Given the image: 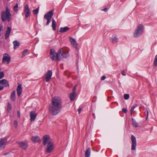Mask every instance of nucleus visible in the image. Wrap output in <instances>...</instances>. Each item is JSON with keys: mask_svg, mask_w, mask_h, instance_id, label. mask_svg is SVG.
Returning <instances> with one entry per match:
<instances>
[{"mask_svg": "<svg viewBox=\"0 0 157 157\" xmlns=\"http://www.w3.org/2000/svg\"><path fill=\"white\" fill-rule=\"evenodd\" d=\"M154 65L155 66H156L157 65V56H156L153 63Z\"/></svg>", "mask_w": 157, "mask_h": 157, "instance_id": "obj_30", "label": "nucleus"}, {"mask_svg": "<svg viewBox=\"0 0 157 157\" xmlns=\"http://www.w3.org/2000/svg\"><path fill=\"white\" fill-rule=\"evenodd\" d=\"M70 41L72 45L75 48H77L78 46V44H77L75 40L71 37H70Z\"/></svg>", "mask_w": 157, "mask_h": 157, "instance_id": "obj_14", "label": "nucleus"}, {"mask_svg": "<svg viewBox=\"0 0 157 157\" xmlns=\"http://www.w3.org/2000/svg\"><path fill=\"white\" fill-rule=\"evenodd\" d=\"M108 9H109V8H107V7H105L102 10H108Z\"/></svg>", "mask_w": 157, "mask_h": 157, "instance_id": "obj_47", "label": "nucleus"}, {"mask_svg": "<svg viewBox=\"0 0 157 157\" xmlns=\"http://www.w3.org/2000/svg\"><path fill=\"white\" fill-rule=\"evenodd\" d=\"M18 125V123L17 121H14L13 122V126L14 127L16 128Z\"/></svg>", "mask_w": 157, "mask_h": 157, "instance_id": "obj_34", "label": "nucleus"}, {"mask_svg": "<svg viewBox=\"0 0 157 157\" xmlns=\"http://www.w3.org/2000/svg\"><path fill=\"white\" fill-rule=\"evenodd\" d=\"M17 95L19 97L22 92V86L20 83H18V86L17 88Z\"/></svg>", "mask_w": 157, "mask_h": 157, "instance_id": "obj_12", "label": "nucleus"}, {"mask_svg": "<svg viewBox=\"0 0 157 157\" xmlns=\"http://www.w3.org/2000/svg\"><path fill=\"white\" fill-rule=\"evenodd\" d=\"M11 15L10 10H3L2 13L1 18L2 21H5L6 20L9 21L11 19Z\"/></svg>", "mask_w": 157, "mask_h": 157, "instance_id": "obj_4", "label": "nucleus"}, {"mask_svg": "<svg viewBox=\"0 0 157 157\" xmlns=\"http://www.w3.org/2000/svg\"><path fill=\"white\" fill-rule=\"evenodd\" d=\"M20 113L19 111H18L17 112V117H20Z\"/></svg>", "mask_w": 157, "mask_h": 157, "instance_id": "obj_41", "label": "nucleus"}, {"mask_svg": "<svg viewBox=\"0 0 157 157\" xmlns=\"http://www.w3.org/2000/svg\"><path fill=\"white\" fill-rule=\"evenodd\" d=\"M136 105H133L131 108V110H130L131 114H132V112L133 111L134 109L136 108Z\"/></svg>", "mask_w": 157, "mask_h": 157, "instance_id": "obj_33", "label": "nucleus"}, {"mask_svg": "<svg viewBox=\"0 0 157 157\" xmlns=\"http://www.w3.org/2000/svg\"><path fill=\"white\" fill-rule=\"evenodd\" d=\"M3 30V25H0V31H2Z\"/></svg>", "mask_w": 157, "mask_h": 157, "instance_id": "obj_43", "label": "nucleus"}, {"mask_svg": "<svg viewBox=\"0 0 157 157\" xmlns=\"http://www.w3.org/2000/svg\"><path fill=\"white\" fill-rule=\"evenodd\" d=\"M13 44L14 45L13 48L15 49L19 46L20 43L17 40H15L13 42Z\"/></svg>", "mask_w": 157, "mask_h": 157, "instance_id": "obj_21", "label": "nucleus"}, {"mask_svg": "<svg viewBox=\"0 0 157 157\" xmlns=\"http://www.w3.org/2000/svg\"><path fill=\"white\" fill-rule=\"evenodd\" d=\"M121 73L122 75H123V76L126 75L124 74V71H122Z\"/></svg>", "mask_w": 157, "mask_h": 157, "instance_id": "obj_44", "label": "nucleus"}, {"mask_svg": "<svg viewBox=\"0 0 157 157\" xmlns=\"http://www.w3.org/2000/svg\"><path fill=\"white\" fill-rule=\"evenodd\" d=\"M23 15H24L26 18H27L30 15L29 10H25L23 13Z\"/></svg>", "mask_w": 157, "mask_h": 157, "instance_id": "obj_23", "label": "nucleus"}, {"mask_svg": "<svg viewBox=\"0 0 157 157\" xmlns=\"http://www.w3.org/2000/svg\"><path fill=\"white\" fill-rule=\"evenodd\" d=\"M3 85L4 86H9L8 82L6 79H3L0 81V85Z\"/></svg>", "mask_w": 157, "mask_h": 157, "instance_id": "obj_16", "label": "nucleus"}, {"mask_svg": "<svg viewBox=\"0 0 157 157\" xmlns=\"http://www.w3.org/2000/svg\"><path fill=\"white\" fill-rule=\"evenodd\" d=\"M144 26L141 24H140L137 26L134 33V36L137 37L141 35L144 31Z\"/></svg>", "mask_w": 157, "mask_h": 157, "instance_id": "obj_3", "label": "nucleus"}, {"mask_svg": "<svg viewBox=\"0 0 157 157\" xmlns=\"http://www.w3.org/2000/svg\"><path fill=\"white\" fill-rule=\"evenodd\" d=\"M6 10H9L7 8H6Z\"/></svg>", "mask_w": 157, "mask_h": 157, "instance_id": "obj_50", "label": "nucleus"}, {"mask_svg": "<svg viewBox=\"0 0 157 157\" xmlns=\"http://www.w3.org/2000/svg\"><path fill=\"white\" fill-rule=\"evenodd\" d=\"M30 121L32 122L34 121L36 118V114L34 111H31L30 112Z\"/></svg>", "mask_w": 157, "mask_h": 157, "instance_id": "obj_13", "label": "nucleus"}, {"mask_svg": "<svg viewBox=\"0 0 157 157\" xmlns=\"http://www.w3.org/2000/svg\"><path fill=\"white\" fill-rule=\"evenodd\" d=\"M18 8V5L17 4H16V5L13 7V9L14 10H15L16 9H17Z\"/></svg>", "mask_w": 157, "mask_h": 157, "instance_id": "obj_37", "label": "nucleus"}, {"mask_svg": "<svg viewBox=\"0 0 157 157\" xmlns=\"http://www.w3.org/2000/svg\"><path fill=\"white\" fill-rule=\"evenodd\" d=\"M53 13L52 10H51L47 13L45 14L44 16V18L47 20L46 25H49L51 19L53 16Z\"/></svg>", "mask_w": 157, "mask_h": 157, "instance_id": "obj_5", "label": "nucleus"}, {"mask_svg": "<svg viewBox=\"0 0 157 157\" xmlns=\"http://www.w3.org/2000/svg\"><path fill=\"white\" fill-rule=\"evenodd\" d=\"M7 112L8 113H9V112L10 111L11 109V105L9 103H8L7 104Z\"/></svg>", "mask_w": 157, "mask_h": 157, "instance_id": "obj_29", "label": "nucleus"}, {"mask_svg": "<svg viewBox=\"0 0 157 157\" xmlns=\"http://www.w3.org/2000/svg\"><path fill=\"white\" fill-rule=\"evenodd\" d=\"M10 98L11 101H13L15 100V91L13 90L11 94Z\"/></svg>", "mask_w": 157, "mask_h": 157, "instance_id": "obj_22", "label": "nucleus"}, {"mask_svg": "<svg viewBox=\"0 0 157 157\" xmlns=\"http://www.w3.org/2000/svg\"><path fill=\"white\" fill-rule=\"evenodd\" d=\"M54 149V145L53 143L51 141H49L48 142L47 146L46 152L48 153L51 152Z\"/></svg>", "mask_w": 157, "mask_h": 157, "instance_id": "obj_8", "label": "nucleus"}, {"mask_svg": "<svg viewBox=\"0 0 157 157\" xmlns=\"http://www.w3.org/2000/svg\"><path fill=\"white\" fill-rule=\"evenodd\" d=\"M124 98L125 100H128L129 98V95L128 94H125L124 95Z\"/></svg>", "mask_w": 157, "mask_h": 157, "instance_id": "obj_31", "label": "nucleus"}, {"mask_svg": "<svg viewBox=\"0 0 157 157\" xmlns=\"http://www.w3.org/2000/svg\"><path fill=\"white\" fill-rule=\"evenodd\" d=\"M131 149L132 150H136V138L133 135H132L131 136Z\"/></svg>", "mask_w": 157, "mask_h": 157, "instance_id": "obj_7", "label": "nucleus"}, {"mask_svg": "<svg viewBox=\"0 0 157 157\" xmlns=\"http://www.w3.org/2000/svg\"><path fill=\"white\" fill-rule=\"evenodd\" d=\"M148 111H147V118L148 117Z\"/></svg>", "mask_w": 157, "mask_h": 157, "instance_id": "obj_48", "label": "nucleus"}, {"mask_svg": "<svg viewBox=\"0 0 157 157\" xmlns=\"http://www.w3.org/2000/svg\"><path fill=\"white\" fill-rule=\"evenodd\" d=\"M90 148H88L87 150L86 151L85 153V157H89L90 155Z\"/></svg>", "mask_w": 157, "mask_h": 157, "instance_id": "obj_25", "label": "nucleus"}, {"mask_svg": "<svg viewBox=\"0 0 157 157\" xmlns=\"http://www.w3.org/2000/svg\"><path fill=\"white\" fill-rule=\"evenodd\" d=\"M62 51V49L60 48L58 51L57 53L56 52L54 49H51L50 50V56L52 60H55L56 59L58 60H60L62 59L61 57L60 56L61 52Z\"/></svg>", "mask_w": 157, "mask_h": 157, "instance_id": "obj_2", "label": "nucleus"}, {"mask_svg": "<svg viewBox=\"0 0 157 157\" xmlns=\"http://www.w3.org/2000/svg\"><path fill=\"white\" fill-rule=\"evenodd\" d=\"M61 100L58 97H55L52 99V101L49 107L51 114L55 115L60 112L61 109Z\"/></svg>", "mask_w": 157, "mask_h": 157, "instance_id": "obj_1", "label": "nucleus"}, {"mask_svg": "<svg viewBox=\"0 0 157 157\" xmlns=\"http://www.w3.org/2000/svg\"><path fill=\"white\" fill-rule=\"evenodd\" d=\"M112 43L113 44L116 43L118 41V38L116 36H114L112 38Z\"/></svg>", "mask_w": 157, "mask_h": 157, "instance_id": "obj_27", "label": "nucleus"}, {"mask_svg": "<svg viewBox=\"0 0 157 157\" xmlns=\"http://www.w3.org/2000/svg\"><path fill=\"white\" fill-rule=\"evenodd\" d=\"M52 75V71L51 70H49L48 71L45 75V79L46 81L48 82L51 78Z\"/></svg>", "mask_w": 157, "mask_h": 157, "instance_id": "obj_10", "label": "nucleus"}, {"mask_svg": "<svg viewBox=\"0 0 157 157\" xmlns=\"http://www.w3.org/2000/svg\"><path fill=\"white\" fill-rule=\"evenodd\" d=\"M3 89V86H0V90H2Z\"/></svg>", "mask_w": 157, "mask_h": 157, "instance_id": "obj_46", "label": "nucleus"}, {"mask_svg": "<svg viewBox=\"0 0 157 157\" xmlns=\"http://www.w3.org/2000/svg\"><path fill=\"white\" fill-rule=\"evenodd\" d=\"M33 13L35 14H36L37 15L38 13V10H33Z\"/></svg>", "mask_w": 157, "mask_h": 157, "instance_id": "obj_40", "label": "nucleus"}, {"mask_svg": "<svg viewBox=\"0 0 157 157\" xmlns=\"http://www.w3.org/2000/svg\"><path fill=\"white\" fill-rule=\"evenodd\" d=\"M62 49V51L61 52V54L60 55V56L61 57L62 59L63 58H67L69 56V54L68 51L64 50L63 48Z\"/></svg>", "mask_w": 157, "mask_h": 157, "instance_id": "obj_11", "label": "nucleus"}, {"mask_svg": "<svg viewBox=\"0 0 157 157\" xmlns=\"http://www.w3.org/2000/svg\"><path fill=\"white\" fill-rule=\"evenodd\" d=\"M4 76V74L3 72L0 73V79L2 78Z\"/></svg>", "mask_w": 157, "mask_h": 157, "instance_id": "obj_35", "label": "nucleus"}, {"mask_svg": "<svg viewBox=\"0 0 157 157\" xmlns=\"http://www.w3.org/2000/svg\"><path fill=\"white\" fill-rule=\"evenodd\" d=\"M132 120L133 126L136 128L138 127V124L136 122L135 120L134 119L132 118Z\"/></svg>", "mask_w": 157, "mask_h": 157, "instance_id": "obj_24", "label": "nucleus"}, {"mask_svg": "<svg viewBox=\"0 0 157 157\" xmlns=\"http://www.w3.org/2000/svg\"><path fill=\"white\" fill-rule=\"evenodd\" d=\"M82 109L81 108H79L78 109V113H80L82 111Z\"/></svg>", "mask_w": 157, "mask_h": 157, "instance_id": "obj_45", "label": "nucleus"}, {"mask_svg": "<svg viewBox=\"0 0 157 157\" xmlns=\"http://www.w3.org/2000/svg\"><path fill=\"white\" fill-rule=\"evenodd\" d=\"M77 86V85H76L74 87V88H73V90H72L73 92L75 93V91L76 90Z\"/></svg>", "mask_w": 157, "mask_h": 157, "instance_id": "obj_36", "label": "nucleus"}, {"mask_svg": "<svg viewBox=\"0 0 157 157\" xmlns=\"http://www.w3.org/2000/svg\"><path fill=\"white\" fill-rule=\"evenodd\" d=\"M28 52V50L26 49L23 52V53H22V57H24L25 55V54L27 53Z\"/></svg>", "mask_w": 157, "mask_h": 157, "instance_id": "obj_32", "label": "nucleus"}, {"mask_svg": "<svg viewBox=\"0 0 157 157\" xmlns=\"http://www.w3.org/2000/svg\"><path fill=\"white\" fill-rule=\"evenodd\" d=\"M106 78V77L105 75L102 76L101 77V80H104Z\"/></svg>", "mask_w": 157, "mask_h": 157, "instance_id": "obj_42", "label": "nucleus"}, {"mask_svg": "<svg viewBox=\"0 0 157 157\" xmlns=\"http://www.w3.org/2000/svg\"><path fill=\"white\" fill-rule=\"evenodd\" d=\"M25 10H29V6L28 5H26L25 7Z\"/></svg>", "mask_w": 157, "mask_h": 157, "instance_id": "obj_38", "label": "nucleus"}, {"mask_svg": "<svg viewBox=\"0 0 157 157\" xmlns=\"http://www.w3.org/2000/svg\"><path fill=\"white\" fill-rule=\"evenodd\" d=\"M31 140L34 143L40 142L39 137L37 136H33L32 137Z\"/></svg>", "mask_w": 157, "mask_h": 157, "instance_id": "obj_17", "label": "nucleus"}, {"mask_svg": "<svg viewBox=\"0 0 157 157\" xmlns=\"http://www.w3.org/2000/svg\"><path fill=\"white\" fill-rule=\"evenodd\" d=\"M75 93L72 92L70 94V98L71 100L72 101H73L75 98Z\"/></svg>", "mask_w": 157, "mask_h": 157, "instance_id": "obj_28", "label": "nucleus"}, {"mask_svg": "<svg viewBox=\"0 0 157 157\" xmlns=\"http://www.w3.org/2000/svg\"><path fill=\"white\" fill-rule=\"evenodd\" d=\"M19 146L23 149H26L28 146V143L26 142H21L17 143Z\"/></svg>", "mask_w": 157, "mask_h": 157, "instance_id": "obj_9", "label": "nucleus"}, {"mask_svg": "<svg viewBox=\"0 0 157 157\" xmlns=\"http://www.w3.org/2000/svg\"><path fill=\"white\" fill-rule=\"evenodd\" d=\"M56 23L54 19L52 20V27L53 29L55 31L56 30Z\"/></svg>", "mask_w": 157, "mask_h": 157, "instance_id": "obj_26", "label": "nucleus"}, {"mask_svg": "<svg viewBox=\"0 0 157 157\" xmlns=\"http://www.w3.org/2000/svg\"><path fill=\"white\" fill-rule=\"evenodd\" d=\"M11 28L10 27H7V29L6 32L5 34V38L6 39L9 37L10 34L11 32Z\"/></svg>", "mask_w": 157, "mask_h": 157, "instance_id": "obj_19", "label": "nucleus"}, {"mask_svg": "<svg viewBox=\"0 0 157 157\" xmlns=\"http://www.w3.org/2000/svg\"><path fill=\"white\" fill-rule=\"evenodd\" d=\"M11 61L10 56L7 53H5L3 54L2 62L4 63L9 64Z\"/></svg>", "mask_w": 157, "mask_h": 157, "instance_id": "obj_6", "label": "nucleus"}, {"mask_svg": "<svg viewBox=\"0 0 157 157\" xmlns=\"http://www.w3.org/2000/svg\"><path fill=\"white\" fill-rule=\"evenodd\" d=\"M122 111H123V112L124 113H126L127 112V109H126L125 108L122 109Z\"/></svg>", "mask_w": 157, "mask_h": 157, "instance_id": "obj_39", "label": "nucleus"}, {"mask_svg": "<svg viewBox=\"0 0 157 157\" xmlns=\"http://www.w3.org/2000/svg\"><path fill=\"white\" fill-rule=\"evenodd\" d=\"M6 142V140L5 139L1 138L0 139V149L4 147L5 144Z\"/></svg>", "mask_w": 157, "mask_h": 157, "instance_id": "obj_15", "label": "nucleus"}, {"mask_svg": "<svg viewBox=\"0 0 157 157\" xmlns=\"http://www.w3.org/2000/svg\"><path fill=\"white\" fill-rule=\"evenodd\" d=\"M39 9V7H38L36 10H38Z\"/></svg>", "mask_w": 157, "mask_h": 157, "instance_id": "obj_49", "label": "nucleus"}, {"mask_svg": "<svg viewBox=\"0 0 157 157\" xmlns=\"http://www.w3.org/2000/svg\"><path fill=\"white\" fill-rule=\"evenodd\" d=\"M70 28L67 27H61L59 32L61 33L65 32L67 31Z\"/></svg>", "mask_w": 157, "mask_h": 157, "instance_id": "obj_20", "label": "nucleus"}, {"mask_svg": "<svg viewBox=\"0 0 157 157\" xmlns=\"http://www.w3.org/2000/svg\"><path fill=\"white\" fill-rule=\"evenodd\" d=\"M50 137L48 135L44 136L43 137V144L44 146H45L47 143L49 141Z\"/></svg>", "mask_w": 157, "mask_h": 157, "instance_id": "obj_18", "label": "nucleus"}]
</instances>
